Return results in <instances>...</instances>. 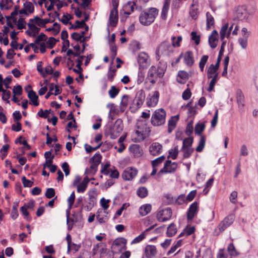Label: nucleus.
Returning <instances> with one entry per match:
<instances>
[{
    "mask_svg": "<svg viewBox=\"0 0 258 258\" xmlns=\"http://www.w3.org/2000/svg\"><path fill=\"white\" fill-rule=\"evenodd\" d=\"M138 170L133 168H127L122 173V177L124 180H130L133 179L137 174Z\"/></svg>",
    "mask_w": 258,
    "mask_h": 258,
    "instance_id": "12",
    "label": "nucleus"
},
{
    "mask_svg": "<svg viewBox=\"0 0 258 258\" xmlns=\"http://www.w3.org/2000/svg\"><path fill=\"white\" fill-rule=\"evenodd\" d=\"M208 41L212 48L213 49L216 47L218 42V33L216 30H214L212 31L209 37Z\"/></svg>",
    "mask_w": 258,
    "mask_h": 258,
    "instance_id": "18",
    "label": "nucleus"
},
{
    "mask_svg": "<svg viewBox=\"0 0 258 258\" xmlns=\"http://www.w3.org/2000/svg\"><path fill=\"white\" fill-rule=\"evenodd\" d=\"M137 194L141 198H144L147 196L148 190L145 187H140L137 189Z\"/></svg>",
    "mask_w": 258,
    "mask_h": 258,
    "instance_id": "39",
    "label": "nucleus"
},
{
    "mask_svg": "<svg viewBox=\"0 0 258 258\" xmlns=\"http://www.w3.org/2000/svg\"><path fill=\"white\" fill-rule=\"evenodd\" d=\"M157 250L155 246L153 245H148L145 247V253L147 257L153 258L157 254Z\"/></svg>",
    "mask_w": 258,
    "mask_h": 258,
    "instance_id": "19",
    "label": "nucleus"
},
{
    "mask_svg": "<svg viewBox=\"0 0 258 258\" xmlns=\"http://www.w3.org/2000/svg\"><path fill=\"white\" fill-rule=\"evenodd\" d=\"M152 209V206L150 204H146L143 205L139 208V214L142 216H144L149 214Z\"/></svg>",
    "mask_w": 258,
    "mask_h": 258,
    "instance_id": "28",
    "label": "nucleus"
},
{
    "mask_svg": "<svg viewBox=\"0 0 258 258\" xmlns=\"http://www.w3.org/2000/svg\"><path fill=\"white\" fill-rule=\"evenodd\" d=\"M170 3V0H164L161 14V18L162 20H166L167 19L168 12L169 9Z\"/></svg>",
    "mask_w": 258,
    "mask_h": 258,
    "instance_id": "26",
    "label": "nucleus"
},
{
    "mask_svg": "<svg viewBox=\"0 0 258 258\" xmlns=\"http://www.w3.org/2000/svg\"><path fill=\"white\" fill-rule=\"evenodd\" d=\"M138 61L141 68L146 69L148 67L150 63L149 56L147 53L142 52L138 55Z\"/></svg>",
    "mask_w": 258,
    "mask_h": 258,
    "instance_id": "10",
    "label": "nucleus"
},
{
    "mask_svg": "<svg viewBox=\"0 0 258 258\" xmlns=\"http://www.w3.org/2000/svg\"><path fill=\"white\" fill-rule=\"evenodd\" d=\"M177 232L176 229L175 228V226L173 223L170 224L166 232V234L167 236L172 237L174 235L176 234Z\"/></svg>",
    "mask_w": 258,
    "mask_h": 258,
    "instance_id": "40",
    "label": "nucleus"
},
{
    "mask_svg": "<svg viewBox=\"0 0 258 258\" xmlns=\"http://www.w3.org/2000/svg\"><path fill=\"white\" fill-rule=\"evenodd\" d=\"M10 148V146L8 144L5 145L3 146L2 148L0 150V152L2 153V159H4V158L7 155L8 150Z\"/></svg>",
    "mask_w": 258,
    "mask_h": 258,
    "instance_id": "57",
    "label": "nucleus"
},
{
    "mask_svg": "<svg viewBox=\"0 0 258 258\" xmlns=\"http://www.w3.org/2000/svg\"><path fill=\"white\" fill-rule=\"evenodd\" d=\"M23 6L29 14H32L34 12V8L32 3L26 2L24 3Z\"/></svg>",
    "mask_w": 258,
    "mask_h": 258,
    "instance_id": "49",
    "label": "nucleus"
},
{
    "mask_svg": "<svg viewBox=\"0 0 258 258\" xmlns=\"http://www.w3.org/2000/svg\"><path fill=\"white\" fill-rule=\"evenodd\" d=\"M125 246V240L123 238H117L112 244L111 250L113 254L120 252Z\"/></svg>",
    "mask_w": 258,
    "mask_h": 258,
    "instance_id": "7",
    "label": "nucleus"
},
{
    "mask_svg": "<svg viewBox=\"0 0 258 258\" xmlns=\"http://www.w3.org/2000/svg\"><path fill=\"white\" fill-rule=\"evenodd\" d=\"M85 57V56L82 55L80 56V58H78L77 60H76V62H77V64H76V67L78 68V69H73V71L74 72L80 74V77L81 78H83V75L82 74L83 69L81 68V66L82 64V62L84 59V58Z\"/></svg>",
    "mask_w": 258,
    "mask_h": 258,
    "instance_id": "25",
    "label": "nucleus"
},
{
    "mask_svg": "<svg viewBox=\"0 0 258 258\" xmlns=\"http://www.w3.org/2000/svg\"><path fill=\"white\" fill-rule=\"evenodd\" d=\"M188 78V74L183 71H180L178 72L176 80L180 84H184Z\"/></svg>",
    "mask_w": 258,
    "mask_h": 258,
    "instance_id": "32",
    "label": "nucleus"
},
{
    "mask_svg": "<svg viewBox=\"0 0 258 258\" xmlns=\"http://www.w3.org/2000/svg\"><path fill=\"white\" fill-rule=\"evenodd\" d=\"M123 125L121 119H117L113 125L107 127L105 131L106 135L111 139H116L122 131Z\"/></svg>",
    "mask_w": 258,
    "mask_h": 258,
    "instance_id": "2",
    "label": "nucleus"
},
{
    "mask_svg": "<svg viewBox=\"0 0 258 258\" xmlns=\"http://www.w3.org/2000/svg\"><path fill=\"white\" fill-rule=\"evenodd\" d=\"M166 112L162 109H156L153 114L151 122L154 126H159L164 124L165 122Z\"/></svg>",
    "mask_w": 258,
    "mask_h": 258,
    "instance_id": "4",
    "label": "nucleus"
},
{
    "mask_svg": "<svg viewBox=\"0 0 258 258\" xmlns=\"http://www.w3.org/2000/svg\"><path fill=\"white\" fill-rule=\"evenodd\" d=\"M219 60L217 61L215 65L212 64L209 67L207 71V78L210 79L216 76H218V70L219 68Z\"/></svg>",
    "mask_w": 258,
    "mask_h": 258,
    "instance_id": "17",
    "label": "nucleus"
},
{
    "mask_svg": "<svg viewBox=\"0 0 258 258\" xmlns=\"http://www.w3.org/2000/svg\"><path fill=\"white\" fill-rule=\"evenodd\" d=\"M236 15L237 18L239 20H242L246 19L248 17V14L244 7H238L236 11Z\"/></svg>",
    "mask_w": 258,
    "mask_h": 258,
    "instance_id": "22",
    "label": "nucleus"
},
{
    "mask_svg": "<svg viewBox=\"0 0 258 258\" xmlns=\"http://www.w3.org/2000/svg\"><path fill=\"white\" fill-rule=\"evenodd\" d=\"M130 151L134 154L136 157H140L142 156L143 151L140 145L134 144L130 147Z\"/></svg>",
    "mask_w": 258,
    "mask_h": 258,
    "instance_id": "23",
    "label": "nucleus"
},
{
    "mask_svg": "<svg viewBox=\"0 0 258 258\" xmlns=\"http://www.w3.org/2000/svg\"><path fill=\"white\" fill-rule=\"evenodd\" d=\"M206 144V137L204 136H201L200 140L199 142L198 145L196 149L198 152H201L203 151L205 146Z\"/></svg>",
    "mask_w": 258,
    "mask_h": 258,
    "instance_id": "37",
    "label": "nucleus"
},
{
    "mask_svg": "<svg viewBox=\"0 0 258 258\" xmlns=\"http://www.w3.org/2000/svg\"><path fill=\"white\" fill-rule=\"evenodd\" d=\"M158 10L155 8H151L143 11L139 16V21L144 26H148L154 22L158 14Z\"/></svg>",
    "mask_w": 258,
    "mask_h": 258,
    "instance_id": "1",
    "label": "nucleus"
},
{
    "mask_svg": "<svg viewBox=\"0 0 258 258\" xmlns=\"http://www.w3.org/2000/svg\"><path fill=\"white\" fill-rule=\"evenodd\" d=\"M57 40L53 37H50L46 41V45L48 48H52L56 44Z\"/></svg>",
    "mask_w": 258,
    "mask_h": 258,
    "instance_id": "59",
    "label": "nucleus"
},
{
    "mask_svg": "<svg viewBox=\"0 0 258 258\" xmlns=\"http://www.w3.org/2000/svg\"><path fill=\"white\" fill-rule=\"evenodd\" d=\"M233 30V24L229 28L228 24H225L222 27L220 31V38L223 41L225 37L229 38L232 31Z\"/></svg>",
    "mask_w": 258,
    "mask_h": 258,
    "instance_id": "11",
    "label": "nucleus"
},
{
    "mask_svg": "<svg viewBox=\"0 0 258 258\" xmlns=\"http://www.w3.org/2000/svg\"><path fill=\"white\" fill-rule=\"evenodd\" d=\"M107 107L109 109V112L108 114L109 117H110L112 115V114L114 115L117 113V109L114 104L108 103L107 105Z\"/></svg>",
    "mask_w": 258,
    "mask_h": 258,
    "instance_id": "46",
    "label": "nucleus"
},
{
    "mask_svg": "<svg viewBox=\"0 0 258 258\" xmlns=\"http://www.w3.org/2000/svg\"><path fill=\"white\" fill-rule=\"evenodd\" d=\"M179 119V115L172 116L168 121V132L171 133L176 125V123Z\"/></svg>",
    "mask_w": 258,
    "mask_h": 258,
    "instance_id": "24",
    "label": "nucleus"
},
{
    "mask_svg": "<svg viewBox=\"0 0 258 258\" xmlns=\"http://www.w3.org/2000/svg\"><path fill=\"white\" fill-rule=\"evenodd\" d=\"M210 79H211V80L210 82L209 87L207 89L208 92H211L213 91L214 86L216 82L218 81L219 78L218 76H216L211 78Z\"/></svg>",
    "mask_w": 258,
    "mask_h": 258,
    "instance_id": "44",
    "label": "nucleus"
},
{
    "mask_svg": "<svg viewBox=\"0 0 258 258\" xmlns=\"http://www.w3.org/2000/svg\"><path fill=\"white\" fill-rule=\"evenodd\" d=\"M173 47L168 41H164L161 43L158 48V51L164 55H168L170 53L173 52Z\"/></svg>",
    "mask_w": 258,
    "mask_h": 258,
    "instance_id": "8",
    "label": "nucleus"
},
{
    "mask_svg": "<svg viewBox=\"0 0 258 258\" xmlns=\"http://www.w3.org/2000/svg\"><path fill=\"white\" fill-rule=\"evenodd\" d=\"M236 100L239 109L243 111L245 100L244 95L240 90H238L236 92Z\"/></svg>",
    "mask_w": 258,
    "mask_h": 258,
    "instance_id": "21",
    "label": "nucleus"
},
{
    "mask_svg": "<svg viewBox=\"0 0 258 258\" xmlns=\"http://www.w3.org/2000/svg\"><path fill=\"white\" fill-rule=\"evenodd\" d=\"M119 90L115 86H112L110 89L108 91L109 97L111 98H114L118 94Z\"/></svg>",
    "mask_w": 258,
    "mask_h": 258,
    "instance_id": "45",
    "label": "nucleus"
},
{
    "mask_svg": "<svg viewBox=\"0 0 258 258\" xmlns=\"http://www.w3.org/2000/svg\"><path fill=\"white\" fill-rule=\"evenodd\" d=\"M194 199V190L191 191L187 197L184 195H181L176 199L175 203L178 205H181L183 203L191 201Z\"/></svg>",
    "mask_w": 258,
    "mask_h": 258,
    "instance_id": "15",
    "label": "nucleus"
},
{
    "mask_svg": "<svg viewBox=\"0 0 258 258\" xmlns=\"http://www.w3.org/2000/svg\"><path fill=\"white\" fill-rule=\"evenodd\" d=\"M22 181L24 187H31L33 184V182L26 179L25 176L22 177Z\"/></svg>",
    "mask_w": 258,
    "mask_h": 258,
    "instance_id": "61",
    "label": "nucleus"
},
{
    "mask_svg": "<svg viewBox=\"0 0 258 258\" xmlns=\"http://www.w3.org/2000/svg\"><path fill=\"white\" fill-rule=\"evenodd\" d=\"M162 146L158 143H153L149 147V151L151 155L157 156L159 155L162 151Z\"/></svg>",
    "mask_w": 258,
    "mask_h": 258,
    "instance_id": "20",
    "label": "nucleus"
},
{
    "mask_svg": "<svg viewBox=\"0 0 258 258\" xmlns=\"http://www.w3.org/2000/svg\"><path fill=\"white\" fill-rule=\"evenodd\" d=\"M187 218L188 223H191L194 218V203L190 205L187 212Z\"/></svg>",
    "mask_w": 258,
    "mask_h": 258,
    "instance_id": "42",
    "label": "nucleus"
},
{
    "mask_svg": "<svg viewBox=\"0 0 258 258\" xmlns=\"http://www.w3.org/2000/svg\"><path fill=\"white\" fill-rule=\"evenodd\" d=\"M20 211L22 212L23 215L24 216L25 219L27 220H29V214L28 212L27 211V209L26 207V205L25 204L23 206L21 207Z\"/></svg>",
    "mask_w": 258,
    "mask_h": 258,
    "instance_id": "58",
    "label": "nucleus"
},
{
    "mask_svg": "<svg viewBox=\"0 0 258 258\" xmlns=\"http://www.w3.org/2000/svg\"><path fill=\"white\" fill-rule=\"evenodd\" d=\"M99 164H96L95 163L92 162L91 166L90 168L86 169L85 171V174H88L91 172H93V173H95L97 169V167Z\"/></svg>",
    "mask_w": 258,
    "mask_h": 258,
    "instance_id": "55",
    "label": "nucleus"
},
{
    "mask_svg": "<svg viewBox=\"0 0 258 258\" xmlns=\"http://www.w3.org/2000/svg\"><path fill=\"white\" fill-rule=\"evenodd\" d=\"M40 28L37 27V30L32 29L31 30V31L27 30L26 31V33L30 37H35L36 35L38 34Z\"/></svg>",
    "mask_w": 258,
    "mask_h": 258,
    "instance_id": "62",
    "label": "nucleus"
},
{
    "mask_svg": "<svg viewBox=\"0 0 258 258\" xmlns=\"http://www.w3.org/2000/svg\"><path fill=\"white\" fill-rule=\"evenodd\" d=\"M101 156L99 153H96L91 158L92 162L99 164L101 162Z\"/></svg>",
    "mask_w": 258,
    "mask_h": 258,
    "instance_id": "64",
    "label": "nucleus"
},
{
    "mask_svg": "<svg viewBox=\"0 0 258 258\" xmlns=\"http://www.w3.org/2000/svg\"><path fill=\"white\" fill-rule=\"evenodd\" d=\"M13 4L12 0H2L0 2V8L2 10L5 9L6 10H9Z\"/></svg>",
    "mask_w": 258,
    "mask_h": 258,
    "instance_id": "38",
    "label": "nucleus"
},
{
    "mask_svg": "<svg viewBox=\"0 0 258 258\" xmlns=\"http://www.w3.org/2000/svg\"><path fill=\"white\" fill-rule=\"evenodd\" d=\"M165 70L160 67L152 66L149 69L146 79L152 84H154L158 78H162Z\"/></svg>",
    "mask_w": 258,
    "mask_h": 258,
    "instance_id": "3",
    "label": "nucleus"
},
{
    "mask_svg": "<svg viewBox=\"0 0 258 258\" xmlns=\"http://www.w3.org/2000/svg\"><path fill=\"white\" fill-rule=\"evenodd\" d=\"M177 168V164L175 162H172L167 160L164 165V167L160 171V173H172L174 172Z\"/></svg>",
    "mask_w": 258,
    "mask_h": 258,
    "instance_id": "13",
    "label": "nucleus"
},
{
    "mask_svg": "<svg viewBox=\"0 0 258 258\" xmlns=\"http://www.w3.org/2000/svg\"><path fill=\"white\" fill-rule=\"evenodd\" d=\"M235 216L234 215H229L225 217L222 221L218 225L217 229L219 232L224 231L227 227L230 226L234 222Z\"/></svg>",
    "mask_w": 258,
    "mask_h": 258,
    "instance_id": "6",
    "label": "nucleus"
},
{
    "mask_svg": "<svg viewBox=\"0 0 258 258\" xmlns=\"http://www.w3.org/2000/svg\"><path fill=\"white\" fill-rule=\"evenodd\" d=\"M159 93L157 91L154 92L153 95L147 102L148 106H155L157 105L159 101Z\"/></svg>",
    "mask_w": 258,
    "mask_h": 258,
    "instance_id": "27",
    "label": "nucleus"
},
{
    "mask_svg": "<svg viewBox=\"0 0 258 258\" xmlns=\"http://www.w3.org/2000/svg\"><path fill=\"white\" fill-rule=\"evenodd\" d=\"M238 42L242 49H246L247 46L248 38L240 37L238 39Z\"/></svg>",
    "mask_w": 258,
    "mask_h": 258,
    "instance_id": "50",
    "label": "nucleus"
},
{
    "mask_svg": "<svg viewBox=\"0 0 258 258\" xmlns=\"http://www.w3.org/2000/svg\"><path fill=\"white\" fill-rule=\"evenodd\" d=\"M208 58V55H204L202 57L200 60V61L199 62V67L202 72H203L204 70L205 65L206 63Z\"/></svg>",
    "mask_w": 258,
    "mask_h": 258,
    "instance_id": "51",
    "label": "nucleus"
},
{
    "mask_svg": "<svg viewBox=\"0 0 258 258\" xmlns=\"http://www.w3.org/2000/svg\"><path fill=\"white\" fill-rule=\"evenodd\" d=\"M172 41V45L173 47H178L180 46V43L181 41L182 38L181 36H179L177 37L175 36H172L171 38Z\"/></svg>",
    "mask_w": 258,
    "mask_h": 258,
    "instance_id": "41",
    "label": "nucleus"
},
{
    "mask_svg": "<svg viewBox=\"0 0 258 258\" xmlns=\"http://www.w3.org/2000/svg\"><path fill=\"white\" fill-rule=\"evenodd\" d=\"M227 251L229 254V256H236L239 255V252L236 250L233 243L229 244L227 247Z\"/></svg>",
    "mask_w": 258,
    "mask_h": 258,
    "instance_id": "33",
    "label": "nucleus"
},
{
    "mask_svg": "<svg viewBox=\"0 0 258 258\" xmlns=\"http://www.w3.org/2000/svg\"><path fill=\"white\" fill-rule=\"evenodd\" d=\"M196 179L199 185H197V187L200 188L202 185L204 183L205 179V174L203 172L201 173L200 170H198L197 174Z\"/></svg>",
    "mask_w": 258,
    "mask_h": 258,
    "instance_id": "36",
    "label": "nucleus"
},
{
    "mask_svg": "<svg viewBox=\"0 0 258 258\" xmlns=\"http://www.w3.org/2000/svg\"><path fill=\"white\" fill-rule=\"evenodd\" d=\"M45 197L48 199H51L55 196V190L53 188H47L45 194Z\"/></svg>",
    "mask_w": 258,
    "mask_h": 258,
    "instance_id": "60",
    "label": "nucleus"
},
{
    "mask_svg": "<svg viewBox=\"0 0 258 258\" xmlns=\"http://www.w3.org/2000/svg\"><path fill=\"white\" fill-rule=\"evenodd\" d=\"M205 123L204 122H198L195 126V133L196 134L200 136L202 135V133L205 129Z\"/></svg>",
    "mask_w": 258,
    "mask_h": 258,
    "instance_id": "34",
    "label": "nucleus"
},
{
    "mask_svg": "<svg viewBox=\"0 0 258 258\" xmlns=\"http://www.w3.org/2000/svg\"><path fill=\"white\" fill-rule=\"evenodd\" d=\"M171 216L172 210L171 208L168 207L160 211L157 215V218L160 222H165L168 220Z\"/></svg>",
    "mask_w": 258,
    "mask_h": 258,
    "instance_id": "9",
    "label": "nucleus"
},
{
    "mask_svg": "<svg viewBox=\"0 0 258 258\" xmlns=\"http://www.w3.org/2000/svg\"><path fill=\"white\" fill-rule=\"evenodd\" d=\"M128 99L129 96L127 95H124L122 97L120 102V108L122 111L124 110V108L127 106Z\"/></svg>",
    "mask_w": 258,
    "mask_h": 258,
    "instance_id": "48",
    "label": "nucleus"
},
{
    "mask_svg": "<svg viewBox=\"0 0 258 258\" xmlns=\"http://www.w3.org/2000/svg\"><path fill=\"white\" fill-rule=\"evenodd\" d=\"M117 6L113 4V8L111 10L109 15V23L111 26H116L118 21V12L117 10Z\"/></svg>",
    "mask_w": 258,
    "mask_h": 258,
    "instance_id": "14",
    "label": "nucleus"
},
{
    "mask_svg": "<svg viewBox=\"0 0 258 258\" xmlns=\"http://www.w3.org/2000/svg\"><path fill=\"white\" fill-rule=\"evenodd\" d=\"M184 61L185 63L188 66H191L194 63L193 61V53L192 51H187L183 54Z\"/></svg>",
    "mask_w": 258,
    "mask_h": 258,
    "instance_id": "31",
    "label": "nucleus"
},
{
    "mask_svg": "<svg viewBox=\"0 0 258 258\" xmlns=\"http://www.w3.org/2000/svg\"><path fill=\"white\" fill-rule=\"evenodd\" d=\"M194 233V226L191 227L189 225H187L186 228L184 229L183 232H182L180 234L179 236H182V235H185L186 236L189 235Z\"/></svg>",
    "mask_w": 258,
    "mask_h": 258,
    "instance_id": "43",
    "label": "nucleus"
},
{
    "mask_svg": "<svg viewBox=\"0 0 258 258\" xmlns=\"http://www.w3.org/2000/svg\"><path fill=\"white\" fill-rule=\"evenodd\" d=\"M193 128L192 120H191L189 121L186 126V128L185 131V134L187 136H190V135L192 133Z\"/></svg>",
    "mask_w": 258,
    "mask_h": 258,
    "instance_id": "56",
    "label": "nucleus"
},
{
    "mask_svg": "<svg viewBox=\"0 0 258 258\" xmlns=\"http://www.w3.org/2000/svg\"><path fill=\"white\" fill-rule=\"evenodd\" d=\"M206 28L209 30L214 25V19L209 12L206 13Z\"/></svg>",
    "mask_w": 258,
    "mask_h": 258,
    "instance_id": "35",
    "label": "nucleus"
},
{
    "mask_svg": "<svg viewBox=\"0 0 258 258\" xmlns=\"http://www.w3.org/2000/svg\"><path fill=\"white\" fill-rule=\"evenodd\" d=\"M193 142V138L188 137L183 140L182 149L184 151L183 156L188 158L192 153V150L190 148Z\"/></svg>",
    "mask_w": 258,
    "mask_h": 258,
    "instance_id": "5",
    "label": "nucleus"
},
{
    "mask_svg": "<svg viewBox=\"0 0 258 258\" xmlns=\"http://www.w3.org/2000/svg\"><path fill=\"white\" fill-rule=\"evenodd\" d=\"M165 159V157L164 155H162L152 162V167H157L159 164H160L161 163L163 162V161Z\"/></svg>",
    "mask_w": 258,
    "mask_h": 258,
    "instance_id": "53",
    "label": "nucleus"
},
{
    "mask_svg": "<svg viewBox=\"0 0 258 258\" xmlns=\"http://www.w3.org/2000/svg\"><path fill=\"white\" fill-rule=\"evenodd\" d=\"M28 97L34 106H37L39 105L38 96L33 90H31L28 92Z\"/></svg>",
    "mask_w": 258,
    "mask_h": 258,
    "instance_id": "30",
    "label": "nucleus"
},
{
    "mask_svg": "<svg viewBox=\"0 0 258 258\" xmlns=\"http://www.w3.org/2000/svg\"><path fill=\"white\" fill-rule=\"evenodd\" d=\"M217 258H232L225 253L224 249H220L217 254Z\"/></svg>",
    "mask_w": 258,
    "mask_h": 258,
    "instance_id": "63",
    "label": "nucleus"
},
{
    "mask_svg": "<svg viewBox=\"0 0 258 258\" xmlns=\"http://www.w3.org/2000/svg\"><path fill=\"white\" fill-rule=\"evenodd\" d=\"M135 4L134 3H132L131 2H128L124 7V9L126 11L124 12V14L129 15L131 14V12H128V11H130L131 12H134V7L135 6Z\"/></svg>",
    "mask_w": 258,
    "mask_h": 258,
    "instance_id": "47",
    "label": "nucleus"
},
{
    "mask_svg": "<svg viewBox=\"0 0 258 258\" xmlns=\"http://www.w3.org/2000/svg\"><path fill=\"white\" fill-rule=\"evenodd\" d=\"M26 22L25 21V19L22 18V16H20L19 19L17 22V27L18 29L21 30L26 28Z\"/></svg>",
    "mask_w": 258,
    "mask_h": 258,
    "instance_id": "54",
    "label": "nucleus"
},
{
    "mask_svg": "<svg viewBox=\"0 0 258 258\" xmlns=\"http://www.w3.org/2000/svg\"><path fill=\"white\" fill-rule=\"evenodd\" d=\"M145 98V94L143 90H139L136 95L134 100V103L136 104L138 107H140L143 103Z\"/></svg>",
    "mask_w": 258,
    "mask_h": 258,
    "instance_id": "16",
    "label": "nucleus"
},
{
    "mask_svg": "<svg viewBox=\"0 0 258 258\" xmlns=\"http://www.w3.org/2000/svg\"><path fill=\"white\" fill-rule=\"evenodd\" d=\"M178 153V146L175 147L173 149L170 150L169 152V155L168 158L171 157L172 159H175Z\"/></svg>",
    "mask_w": 258,
    "mask_h": 258,
    "instance_id": "52",
    "label": "nucleus"
},
{
    "mask_svg": "<svg viewBox=\"0 0 258 258\" xmlns=\"http://www.w3.org/2000/svg\"><path fill=\"white\" fill-rule=\"evenodd\" d=\"M137 127L138 129L141 131H136V134L139 136L140 134L141 133V132H143L144 131H146V129L147 128L146 120L139 119L137 123Z\"/></svg>",
    "mask_w": 258,
    "mask_h": 258,
    "instance_id": "29",
    "label": "nucleus"
}]
</instances>
